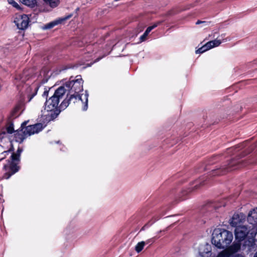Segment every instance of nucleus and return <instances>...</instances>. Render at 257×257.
I'll use <instances>...</instances> for the list:
<instances>
[{"instance_id":"nucleus-1","label":"nucleus","mask_w":257,"mask_h":257,"mask_svg":"<svg viewBox=\"0 0 257 257\" xmlns=\"http://www.w3.org/2000/svg\"><path fill=\"white\" fill-rule=\"evenodd\" d=\"M66 92V89L64 86H60L56 89L53 95L49 99L45 102L44 110L48 112L46 116H49L51 119H53L57 117L61 110L60 106L58 107L60 99L62 98Z\"/></svg>"},{"instance_id":"nucleus-2","label":"nucleus","mask_w":257,"mask_h":257,"mask_svg":"<svg viewBox=\"0 0 257 257\" xmlns=\"http://www.w3.org/2000/svg\"><path fill=\"white\" fill-rule=\"evenodd\" d=\"M233 240L231 232L222 228H215L212 234V243L217 248H226Z\"/></svg>"},{"instance_id":"nucleus-3","label":"nucleus","mask_w":257,"mask_h":257,"mask_svg":"<svg viewBox=\"0 0 257 257\" xmlns=\"http://www.w3.org/2000/svg\"><path fill=\"white\" fill-rule=\"evenodd\" d=\"M39 89V86L37 84H32L31 85L25 86V89L22 92L21 97V100L19 104L15 107L14 110L12 112V115L16 117V113L19 110L22 109L26 103L29 102L37 94Z\"/></svg>"},{"instance_id":"nucleus-4","label":"nucleus","mask_w":257,"mask_h":257,"mask_svg":"<svg viewBox=\"0 0 257 257\" xmlns=\"http://www.w3.org/2000/svg\"><path fill=\"white\" fill-rule=\"evenodd\" d=\"M22 152V149L18 148L16 153H12L11 156V161H9L8 163L5 165L4 168L7 171L6 175L8 176L6 177L7 179L16 173L19 170V167L17 166V162L20 160V154Z\"/></svg>"},{"instance_id":"nucleus-5","label":"nucleus","mask_w":257,"mask_h":257,"mask_svg":"<svg viewBox=\"0 0 257 257\" xmlns=\"http://www.w3.org/2000/svg\"><path fill=\"white\" fill-rule=\"evenodd\" d=\"M83 81L80 75H77L75 78L71 77L70 80L67 81L63 86L69 93H79L83 90Z\"/></svg>"},{"instance_id":"nucleus-6","label":"nucleus","mask_w":257,"mask_h":257,"mask_svg":"<svg viewBox=\"0 0 257 257\" xmlns=\"http://www.w3.org/2000/svg\"><path fill=\"white\" fill-rule=\"evenodd\" d=\"M194 250L197 257H210L212 254L211 244L205 241L196 243Z\"/></svg>"},{"instance_id":"nucleus-7","label":"nucleus","mask_w":257,"mask_h":257,"mask_svg":"<svg viewBox=\"0 0 257 257\" xmlns=\"http://www.w3.org/2000/svg\"><path fill=\"white\" fill-rule=\"evenodd\" d=\"M14 23L20 30H25L27 28L29 23V18L27 15L18 14L15 16Z\"/></svg>"},{"instance_id":"nucleus-8","label":"nucleus","mask_w":257,"mask_h":257,"mask_svg":"<svg viewBox=\"0 0 257 257\" xmlns=\"http://www.w3.org/2000/svg\"><path fill=\"white\" fill-rule=\"evenodd\" d=\"M67 97L62 102L60 105V109H65L71 102L75 103L77 101H81V97L79 93H69Z\"/></svg>"},{"instance_id":"nucleus-9","label":"nucleus","mask_w":257,"mask_h":257,"mask_svg":"<svg viewBox=\"0 0 257 257\" xmlns=\"http://www.w3.org/2000/svg\"><path fill=\"white\" fill-rule=\"evenodd\" d=\"M28 121H25L21 124V129L18 130L14 132V137L12 141H15L17 142L22 143L27 137L24 127L27 125Z\"/></svg>"},{"instance_id":"nucleus-10","label":"nucleus","mask_w":257,"mask_h":257,"mask_svg":"<svg viewBox=\"0 0 257 257\" xmlns=\"http://www.w3.org/2000/svg\"><path fill=\"white\" fill-rule=\"evenodd\" d=\"M221 43V41L217 39L208 42L201 48L197 50L196 53H202L211 48L219 46Z\"/></svg>"},{"instance_id":"nucleus-11","label":"nucleus","mask_w":257,"mask_h":257,"mask_svg":"<svg viewBox=\"0 0 257 257\" xmlns=\"http://www.w3.org/2000/svg\"><path fill=\"white\" fill-rule=\"evenodd\" d=\"M221 43V41L217 39L208 42L201 48L197 50L196 53H202L211 48L219 46Z\"/></svg>"},{"instance_id":"nucleus-12","label":"nucleus","mask_w":257,"mask_h":257,"mask_svg":"<svg viewBox=\"0 0 257 257\" xmlns=\"http://www.w3.org/2000/svg\"><path fill=\"white\" fill-rule=\"evenodd\" d=\"M248 233V229L245 226H237L234 231L235 239L240 242L245 238Z\"/></svg>"},{"instance_id":"nucleus-13","label":"nucleus","mask_w":257,"mask_h":257,"mask_svg":"<svg viewBox=\"0 0 257 257\" xmlns=\"http://www.w3.org/2000/svg\"><path fill=\"white\" fill-rule=\"evenodd\" d=\"M24 129L27 137H29L41 131L43 129V125L41 123H37L34 125H30L27 126L26 125L24 127Z\"/></svg>"},{"instance_id":"nucleus-14","label":"nucleus","mask_w":257,"mask_h":257,"mask_svg":"<svg viewBox=\"0 0 257 257\" xmlns=\"http://www.w3.org/2000/svg\"><path fill=\"white\" fill-rule=\"evenodd\" d=\"M241 247V243L239 241L234 242L232 245L226 248L225 249L227 250L228 252L231 254V256L234 257V254L236 252H238Z\"/></svg>"},{"instance_id":"nucleus-15","label":"nucleus","mask_w":257,"mask_h":257,"mask_svg":"<svg viewBox=\"0 0 257 257\" xmlns=\"http://www.w3.org/2000/svg\"><path fill=\"white\" fill-rule=\"evenodd\" d=\"M71 16H72V15H69L65 17H64V18H59L58 19H57V20H56L53 22H51L47 24V25H46L45 26V28L46 29L52 28L54 26H55L59 24H61L64 21L69 19L71 17Z\"/></svg>"},{"instance_id":"nucleus-16","label":"nucleus","mask_w":257,"mask_h":257,"mask_svg":"<svg viewBox=\"0 0 257 257\" xmlns=\"http://www.w3.org/2000/svg\"><path fill=\"white\" fill-rule=\"evenodd\" d=\"M240 219L238 214H234L231 219L230 220L229 223L232 226H236L239 223Z\"/></svg>"},{"instance_id":"nucleus-17","label":"nucleus","mask_w":257,"mask_h":257,"mask_svg":"<svg viewBox=\"0 0 257 257\" xmlns=\"http://www.w3.org/2000/svg\"><path fill=\"white\" fill-rule=\"evenodd\" d=\"M51 8H55L60 4V0H43Z\"/></svg>"},{"instance_id":"nucleus-18","label":"nucleus","mask_w":257,"mask_h":257,"mask_svg":"<svg viewBox=\"0 0 257 257\" xmlns=\"http://www.w3.org/2000/svg\"><path fill=\"white\" fill-rule=\"evenodd\" d=\"M24 5L33 8L37 4L36 0H20Z\"/></svg>"},{"instance_id":"nucleus-19","label":"nucleus","mask_w":257,"mask_h":257,"mask_svg":"<svg viewBox=\"0 0 257 257\" xmlns=\"http://www.w3.org/2000/svg\"><path fill=\"white\" fill-rule=\"evenodd\" d=\"M229 170L228 169H226L224 168H220L217 170H213L212 172V175H220L224 174L226 172L229 171Z\"/></svg>"},{"instance_id":"nucleus-20","label":"nucleus","mask_w":257,"mask_h":257,"mask_svg":"<svg viewBox=\"0 0 257 257\" xmlns=\"http://www.w3.org/2000/svg\"><path fill=\"white\" fill-rule=\"evenodd\" d=\"M145 245L144 241L139 242L135 246V250L138 252H140L144 248Z\"/></svg>"},{"instance_id":"nucleus-21","label":"nucleus","mask_w":257,"mask_h":257,"mask_svg":"<svg viewBox=\"0 0 257 257\" xmlns=\"http://www.w3.org/2000/svg\"><path fill=\"white\" fill-rule=\"evenodd\" d=\"M216 257H232L231 254L227 252V250H224L220 252Z\"/></svg>"},{"instance_id":"nucleus-22","label":"nucleus","mask_w":257,"mask_h":257,"mask_svg":"<svg viewBox=\"0 0 257 257\" xmlns=\"http://www.w3.org/2000/svg\"><path fill=\"white\" fill-rule=\"evenodd\" d=\"M7 133L9 134H12L13 133H14V125L13 123H11L9 124L6 128Z\"/></svg>"},{"instance_id":"nucleus-23","label":"nucleus","mask_w":257,"mask_h":257,"mask_svg":"<svg viewBox=\"0 0 257 257\" xmlns=\"http://www.w3.org/2000/svg\"><path fill=\"white\" fill-rule=\"evenodd\" d=\"M162 23V21H159V22H157V23H155L153 26H150L149 27L147 30H146V32H147V33H148L149 34V33L154 28H155L156 27H157L158 26H159V25H160L161 23Z\"/></svg>"},{"instance_id":"nucleus-24","label":"nucleus","mask_w":257,"mask_h":257,"mask_svg":"<svg viewBox=\"0 0 257 257\" xmlns=\"http://www.w3.org/2000/svg\"><path fill=\"white\" fill-rule=\"evenodd\" d=\"M8 2L9 4L12 5L14 7L17 8V9H20L19 4L14 0H8Z\"/></svg>"},{"instance_id":"nucleus-25","label":"nucleus","mask_w":257,"mask_h":257,"mask_svg":"<svg viewBox=\"0 0 257 257\" xmlns=\"http://www.w3.org/2000/svg\"><path fill=\"white\" fill-rule=\"evenodd\" d=\"M257 208L253 209L249 212L248 215L252 216V218L257 219Z\"/></svg>"},{"instance_id":"nucleus-26","label":"nucleus","mask_w":257,"mask_h":257,"mask_svg":"<svg viewBox=\"0 0 257 257\" xmlns=\"http://www.w3.org/2000/svg\"><path fill=\"white\" fill-rule=\"evenodd\" d=\"M84 96H85V103L83 107V110L85 111V110H86L88 108V105H87L88 96V94H85Z\"/></svg>"},{"instance_id":"nucleus-27","label":"nucleus","mask_w":257,"mask_h":257,"mask_svg":"<svg viewBox=\"0 0 257 257\" xmlns=\"http://www.w3.org/2000/svg\"><path fill=\"white\" fill-rule=\"evenodd\" d=\"M148 35H149V33L145 31V33H144V34L142 36H141L140 37L141 41L143 42V41H145L146 40L147 37L148 36Z\"/></svg>"},{"instance_id":"nucleus-28","label":"nucleus","mask_w":257,"mask_h":257,"mask_svg":"<svg viewBox=\"0 0 257 257\" xmlns=\"http://www.w3.org/2000/svg\"><path fill=\"white\" fill-rule=\"evenodd\" d=\"M10 153H11L10 150L4 151V152H3L1 154L2 156V158L0 159V160H2L3 159H4L5 158L6 156L7 155H8Z\"/></svg>"},{"instance_id":"nucleus-29","label":"nucleus","mask_w":257,"mask_h":257,"mask_svg":"<svg viewBox=\"0 0 257 257\" xmlns=\"http://www.w3.org/2000/svg\"><path fill=\"white\" fill-rule=\"evenodd\" d=\"M155 238V237H153L152 238L148 239H147L146 241H144L145 243V245L146 244H151L152 243H153L154 242V238Z\"/></svg>"},{"instance_id":"nucleus-30","label":"nucleus","mask_w":257,"mask_h":257,"mask_svg":"<svg viewBox=\"0 0 257 257\" xmlns=\"http://www.w3.org/2000/svg\"><path fill=\"white\" fill-rule=\"evenodd\" d=\"M48 92L47 91H45L44 92V94H43V96H47L48 95Z\"/></svg>"},{"instance_id":"nucleus-31","label":"nucleus","mask_w":257,"mask_h":257,"mask_svg":"<svg viewBox=\"0 0 257 257\" xmlns=\"http://www.w3.org/2000/svg\"><path fill=\"white\" fill-rule=\"evenodd\" d=\"M201 23H202V22L200 21H198L196 23V25H198L199 24H201Z\"/></svg>"},{"instance_id":"nucleus-32","label":"nucleus","mask_w":257,"mask_h":257,"mask_svg":"<svg viewBox=\"0 0 257 257\" xmlns=\"http://www.w3.org/2000/svg\"><path fill=\"white\" fill-rule=\"evenodd\" d=\"M194 187L197 189L198 188V184H196L195 186H194Z\"/></svg>"},{"instance_id":"nucleus-33","label":"nucleus","mask_w":257,"mask_h":257,"mask_svg":"<svg viewBox=\"0 0 257 257\" xmlns=\"http://www.w3.org/2000/svg\"><path fill=\"white\" fill-rule=\"evenodd\" d=\"M253 257H257V252L254 254Z\"/></svg>"}]
</instances>
